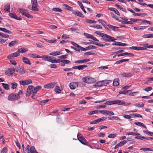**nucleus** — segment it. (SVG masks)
<instances>
[{"instance_id":"obj_25","label":"nucleus","mask_w":153,"mask_h":153,"mask_svg":"<svg viewBox=\"0 0 153 153\" xmlns=\"http://www.w3.org/2000/svg\"><path fill=\"white\" fill-rule=\"evenodd\" d=\"M79 4V7H80L81 9L85 13H86V12L84 8V7L83 5V4L81 2L79 1H78L77 2Z\"/></svg>"},{"instance_id":"obj_57","label":"nucleus","mask_w":153,"mask_h":153,"mask_svg":"<svg viewBox=\"0 0 153 153\" xmlns=\"http://www.w3.org/2000/svg\"><path fill=\"white\" fill-rule=\"evenodd\" d=\"M102 82L103 83V85L104 86H106L109 83V81H110V80H102Z\"/></svg>"},{"instance_id":"obj_43","label":"nucleus","mask_w":153,"mask_h":153,"mask_svg":"<svg viewBox=\"0 0 153 153\" xmlns=\"http://www.w3.org/2000/svg\"><path fill=\"white\" fill-rule=\"evenodd\" d=\"M143 132L144 133H145L148 135H150L151 136H153V132H151L150 131H147L146 130H143Z\"/></svg>"},{"instance_id":"obj_10","label":"nucleus","mask_w":153,"mask_h":153,"mask_svg":"<svg viewBox=\"0 0 153 153\" xmlns=\"http://www.w3.org/2000/svg\"><path fill=\"white\" fill-rule=\"evenodd\" d=\"M56 83V82H54L49 83L45 85L43 87L47 89L53 88L54 87Z\"/></svg>"},{"instance_id":"obj_9","label":"nucleus","mask_w":153,"mask_h":153,"mask_svg":"<svg viewBox=\"0 0 153 153\" xmlns=\"http://www.w3.org/2000/svg\"><path fill=\"white\" fill-rule=\"evenodd\" d=\"M32 81L30 79H26L24 80H21L19 81L20 84L22 85H27L30 83H32Z\"/></svg>"},{"instance_id":"obj_7","label":"nucleus","mask_w":153,"mask_h":153,"mask_svg":"<svg viewBox=\"0 0 153 153\" xmlns=\"http://www.w3.org/2000/svg\"><path fill=\"white\" fill-rule=\"evenodd\" d=\"M93 78L91 77L86 76L83 78L82 79V80L86 83L90 84L93 82L94 81L93 80Z\"/></svg>"},{"instance_id":"obj_20","label":"nucleus","mask_w":153,"mask_h":153,"mask_svg":"<svg viewBox=\"0 0 153 153\" xmlns=\"http://www.w3.org/2000/svg\"><path fill=\"white\" fill-rule=\"evenodd\" d=\"M62 54V53L61 51H54L49 53V54L52 56H57Z\"/></svg>"},{"instance_id":"obj_46","label":"nucleus","mask_w":153,"mask_h":153,"mask_svg":"<svg viewBox=\"0 0 153 153\" xmlns=\"http://www.w3.org/2000/svg\"><path fill=\"white\" fill-rule=\"evenodd\" d=\"M50 99H47L45 100H42L40 102V104L41 105H44L47 102L49 101Z\"/></svg>"},{"instance_id":"obj_58","label":"nucleus","mask_w":153,"mask_h":153,"mask_svg":"<svg viewBox=\"0 0 153 153\" xmlns=\"http://www.w3.org/2000/svg\"><path fill=\"white\" fill-rule=\"evenodd\" d=\"M42 87L40 86H37L34 88L35 90V92H34V93H36L37 91L39 90Z\"/></svg>"},{"instance_id":"obj_48","label":"nucleus","mask_w":153,"mask_h":153,"mask_svg":"<svg viewBox=\"0 0 153 153\" xmlns=\"http://www.w3.org/2000/svg\"><path fill=\"white\" fill-rule=\"evenodd\" d=\"M98 22L102 24L103 26L104 27L105 26V25L106 24V22L100 19H99L98 20Z\"/></svg>"},{"instance_id":"obj_37","label":"nucleus","mask_w":153,"mask_h":153,"mask_svg":"<svg viewBox=\"0 0 153 153\" xmlns=\"http://www.w3.org/2000/svg\"><path fill=\"white\" fill-rule=\"evenodd\" d=\"M55 91L57 93H60L61 91L59 87V86H56L54 89Z\"/></svg>"},{"instance_id":"obj_1","label":"nucleus","mask_w":153,"mask_h":153,"mask_svg":"<svg viewBox=\"0 0 153 153\" xmlns=\"http://www.w3.org/2000/svg\"><path fill=\"white\" fill-rule=\"evenodd\" d=\"M95 33L97 35L102 37L103 38L102 39V40L105 42H115L116 41L115 40H117L114 37H112L107 34L101 33L99 31H96Z\"/></svg>"},{"instance_id":"obj_52","label":"nucleus","mask_w":153,"mask_h":153,"mask_svg":"<svg viewBox=\"0 0 153 153\" xmlns=\"http://www.w3.org/2000/svg\"><path fill=\"white\" fill-rule=\"evenodd\" d=\"M52 10L53 11L55 12H61L62 11V10L59 8H53L52 9Z\"/></svg>"},{"instance_id":"obj_6","label":"nucleus","mask_w":153,"mask_h":153,"mask_svg":"<svg viewBox=\"0 0 153 153\" xmlns=\"http://www.w3.org/2000/svg\"><path fill=\"white\" fill-rule=\"evenodd\" d=\"M27 153H38L35 149L34 146H32L31 147L29 145H27Z\"/></svg>"},{"instance_id":"obj_16","label":"nucleus","mask_w":153,"mask_h":153,"mask_svg":"<svg viewBox=\"0 0 153 153\" xmlns=\"http://www.w3.org/2000/svg\"><path fill=\"white\" fill-rule=\"evenodd\" d=\"M72 12L73 14L76 15L78 16L81 17H83L82 14L80 12L76 10H73Z\"/></svg>"},{"instance_id":"obj_56","label":"nucleus","mask_w":153,"mask_h":153,"mask_svg":"<svg viewBox=\"0 0 153 153\" xmlns=\"http://www.w3.org/2000/svg\"><path fill=\"white\" fill-rule=\"evenodd\" d=\"M130 90L128 91H120L119 92V94H126Z\"/></svg>"},{"instance_id":"obj_15","label":"nucleus","mask_w":153,"mask_h":153,"mask_svg":"<svg viewBox=\"0 0 153 153\" xmlns=\"http://www.w3.org/2000/svg\"><path fill=\"white\" fill-rule=\"evenodd\" d=\"M120 22L123 24L131 25H132L133 24V23L131 21H128V19H122V20H120Z\"/></svg>"},{"instance_id":"obj_39","label":"nucleus","mask_w":153,"mask_h":153,"mask_svg":"<svg viewBox=\"0 0 153 153\" xmlns=\"http://www.w3.org/2000/svg\"><path fill=\"white\" fill-rule=\"evenodd\" d=\"M141 150H143L144 151H152L153 150L149 148H142L140 149Z\"/></svg>"},{"instance_id":"obj_40","label":"nucleus","mask_w":153,"mask_h":153,"mask_svg":"<svg viewBox=\"0 0 153 153\" xmlns=\"http://www.w3.org/2000/svg\"><path fill=\"white\" fill-rule=\"evenodd\" d=\"M63 6L65 7V8L68 10L71 11L72 10V7L66 4H64Z\"/></svg>"},{"instance_id":"obj_55","label":"nucleus","mask_w":153,"mask_h":153,"mask_svg":"<svg viewBox=\"0 0 153 153\" xmlns=\"http://www.w3.org/2000/svg\"><path fill=\"white\" fill-rule=\"evenodd\" d=\"M111 27V29H112L114 31H118L119 27H116L113 25H112Z\"/></svg>"},{"instance_id":"obj_31","label":"nucleus","mask_w":153,"mask_h":153,"mask_svg":"<svg viewBox=\"0 0 153 153\" xmlns=\"http://www.w3.org/2000/svg\"><path fill=\"white\" fill-rule=\"evenodd\" d=\"M28 18L32 19L33 18V16L29 14L28 12L27 11H25L23 15Z\"/></svg>"},{"instance_id":"obj_12","label":"nucleus","mask_w":153,"mask_h":153,"mask_svg":"<svg viewBox=\"0 0 153 153\" xmlns=\"http://www.w3.org/2000/svg\"><path fill=\"white\" fill-rule=\"evenodd\" d=\"M87 67V65H82L73 67L72 68L74 69H78L79 70H83Z\"/></svg>"},{"instance_id":"obj_50","label":"nucleus","mask_w":153,"mask_h":153,"mask_svg":"<svg viewBox=\"0 0 153 153\" xmlns=\"http://www.w3.org/2000/svg\"><path fill=\"white\" fill-rule=\"evenodd\" d=\"M130 21H131L132 23L134 22H139L140 21H142V20L140 19H130Z\"/></svg>"},{"instance_id":"obj_22","label":"nucleus","mask_w":153,"mask_h":153,"mask_svg":"<svg viewBox=\"0 0 153 153\" xmlns=\"http://www.w3.org/2000/svg\"><path fill=\"white\" fill-rule=\"evenodd\" d=\"M41 58L46 61H48L49 62H50V61H51L50 59V56H49L43 55L41 56Z\"/></svg>"},{"instance_id":"obj_27","label":"nucleus","mask_w":153,"mask_h":153,"mask_svg":"<svg viewBox=\"0 0 153 153\" xmlns=\"http://www.w3.org/2000/svg\"><path fill=\"white\" fill-rule=\"evenodd\" d=\"M18 40H15L10 42L9 44V46L11 47L14 45L16 43H17Z\"/></svg>"},{"instance_id":"obj_49","label":"nucleus","mask_w":153,"mask_h":153,"mask_svg":"<svg viewBox=\"0 0 153 153\" xmlns=\"http://www.w3.org/2000/svg\"><path fill=\"white\" fill-rule=\"evenodd\" d=\"M26 11L27 10L23 8H19V11L22 15H23Z\"/></svg>"},{"instance_id":"obj_2","label":"nucleus","mask_w":153,"mask_h":153,"mask_svg":"<svg viewBox=\"0 0 153 153\" xmlns=\"http://www.w3.org/2000/svg\"><path fill=\"white\" fill-rule=\"evenodd\" d=\"M32 5H30L28 6V8L30 10L36 11L38 10L37 6L38 5L37 0H31Z\"/></svg>"},{"instance_id":"obj_41","label":"nucleus","mask_w":153,"mask_h":153,"mask_svg":"<svg viewBox=\"0 0 153 153\" xmlns=\"http://www.w3.org/2000/svg\"><path fill=\"white\" fill-rule=\"evenodd\" d=\"M30 56L35 58H40L41 56L39 55H36V54H29Z\"/></svg>"},{"instance_id":"obj_53","label":"nucleus","mask_w":153,"mask_h":153,"mask_svg":"<svg viewBox=\"0 0 153 153\" xmlns=\"http://www.w3.org/2000/svg\"><path fill=\"white\" fill-rule=\"evenodd\" d=\"M96 47L94 46L90 45L86 47V49L87 50H90L92 49H96Z\"/></svg>"},{"instance_id":"obj_30","label":"nucleus","mask_w":153,"mask_h":153,"mask_svg":"<svg viewBox=\"0 0 153 153\" xmlns=\"http://www.w3.org/2000/svg\"><path fill=\"white\" fill-rule=\"evenodd\" d=\"M134 123L135 125H137L138 126H142L143 127H144L146 128H147V127L146 126V125L141 122H135Z\"/></svg>"},{"instance_id":"obj_19","label":"nucleus","mask_w":153,"mask_h":153,"mask_svg":"<svg viewBox=\"0 0 153 153\" xmlns=\"http://www.w3.org/2000/svg\"><path fill=\"white\" fill-rule=\"evenodd\" d=\"M112 45H113L119 46H124L127 45V44L122 43L120 42H115V43H113Z\"/></svg>"},{"instance_id":"obj_11","label":"nucleus","mask_w":153,"mask_h":153,"mask_svg":"<svg viewBox=\"0 0 153 153\" xmlns=\"http://www.w3.org/2000/svg\"><path fill=\"white\" fill-rule=\"evenodd\" d=\"M115 104H117L118 105H124L126 106L129 105L131 104L130 102L126 104L124 101H122L121 100H115Z\"/></svg>"},{"instance_id":"obj_36","label":"nucleus","mask_w":153,"mask_h":153,"mask_svg":"<svg viewBox=\"0 0 153 153\" xmlns=\"http://www.w3.org/2000/svg\"><path fill=\"white\" fill-rule=\"evenodd\" d=\"M85 21L87 23L90 24H95L97 22L95 20H89L88 19H86L85 20Z\"/></svg>"},{"instance_id":"obj_21","label":"nucleus","mask_w":153,"mask_h":153,"mask_svg":"<svg viewBox=\"0 0 153 153\" xmlns=\"http://www.w3.org/2000/svg\"><path fill=\"white\" fill-rule=\"evenodd\" d=\"M125 55L131 56H134V55L133 54L127 52H125L120 53L118 54L117 56H118L119 57Z\"/></svg>"},{"instance_id":"obj_60","label":"nucleus","mask_w":153,"mask_h":153,"mask_svg":"<svg viewBox=\"0 0 153 153\" xmlns=\"http://www.w3.org/2000/svg\"><path fill=\"white\" fill-rule=\"evenodd\" d=\"M11 85L12 86L11 88L13 89H14L16 87L17 84L16 82H13L11 83Z\"/></svg>"},{"instance_id":"obj_17","label":"nucleus","mask_w":153,"mask_h":153,"mask_svg":"<svg viewBox=\"0 0 153 153\" xmlns=\"http://www.w3.org/2000/svg\"><path fill=\"white\" fill-rule=\"evenodd\" d=\"M9 15L11 17L14 18L16 20H21L22 19L20 17H17L16 15V14L14 13H10L9 14Z\"/></svg>"},{"instance_id":"obj_34","label":"nucleus","mask_w":153,"mask_h":153,"mask_svg":"<svg viewBox=\"0 0 153 153\" xmlns=\"http://www.w3.org/2000/svg\"><path fill=\"white\" fill-rule=\"evenodd\" d=\"M115 6L117 7L120 9L122 10L123 11L125 12L126 13L127 11L126 9L123 7L117 4H116L115 5Z\"/></svg>"},{"instance_id":"obj_61","label":"nucleus","mask_w":153,"mask_h":153,"mask_svg":"<svg viewBox=\"0 0 153 153\" xmlns=\"http://www.w3.org/2000/svg\"><path fill=\"white\" fill-rule=\"evenodd\" d=\"M152 81H153V77L148 78V80L145 83L146 84H148Z\"/></svg>"},{"instance_id":"obj_8","label":"nucleus","mask_w":153,"mask_h":153,"mask_svg":"<svg viewBox=\"0 0 153 153\" xmlns=\"http://www.w3.org/2000/svg\"><path fill=\"white\" fill-rule=\"evenodd\" d=\"M99 112L104 115H109V116L113 115L114 113L113 111L108 110H101L99 111Z\"/></svg>"},{"instance_id":"obj_28","label":"nucleus","mask_w":153,"mask_h":153,"mask_svg":"<svg viewBox=\"0 0 153 153\" xmlns=\"http://www.w3.org/2000/svg\"><path fill=\"white\" fill-rule=\"evenodd\" d=\"M103 83L102 81H101L97 82L94 85L96 87H101L103 85Z\"/></svg>"},{"instance_id":"obj_64","label":"nucleus","mask_w":153,"mask_h":153,"mask_svg":"<svg viewBox=\"0 0 153 153\" xmlns=\"http://www.w3.org/2000/svg\"><path fill=\"white\" fill-rule=\"evenodd\" d=\"M7 151V148L6 147H4L1 152V153H6Z\"/></svg>"},{"instance_id":"obj_23","label":"nucleus","mask_w":153,"mask_h":153,"mask_svg":"<svg viewBox=\"0 0 153 153\" xmlns=\"http://www.w3.org/2000/svg\"><path fill=\"white\" fill-rule=\"evenodd\" d=\"M121 76L123 77H131L133 76V74L130 73H123L121 74Z\"/></svg>"},{"instance_id":"obj_13","label":"nucleus","mask_w":153,"mask_h":153,"mask_svg":"<svg viewBox=\"0 0 153 153\" xmlns=\"http://www.w3.org/2000/svg\"><path fill=\"white\" fill-rule=\"evenodd\" d=\"M79 83L77 82H71L70 84V88L71 89H74L78 86Z\"/></svg>"},{"instance_id":"obj_62","label":"nucleus","mask_w":153,"mask_h":153,"mask_svg":"<svg viewBox=\"0 0 153 153\" xmlns=\"http://www.w3.org/2000/svg\"><path fill=\"white\" fill-rule=\"evenodd\" d=\"M94 28H97L98 29H102V27L101 26L98 25H94L92 27Z\"/></svg>"},{"instance_id":"obj_14","label":"nucleus","mask_w":153,"mask_h":153,"mask_svg":"<svg viewBox=\"0 0 153 153\" xmlns=\"http://www.w3.org/2000/svg\"><path fill=\"white\" fill-rule=\"evenodd\" d=\"M90 61V60L89 59H80L76 60L74 62L76 63L80 64L86 62H87L89 61Z\"/></svg>"},{"instance_id":"obj_24","label":"nucleus","mask_w":153,"mask_h":153,"mask_svg":"<svg viewBox=\"0 0 153 153\" xmlns=\"http://www.w3.org/2000/svg\"><path fill=\"white\" fill-rule=\"evenodd\" d=\"M119 79L118 78L115 79L113 82V85L114 86H117L119 85Z\"/></svg>"},{"instance_id":"obj_47","label":"nucleus","mask_w":153,"mask_h":153,"mask_svg":"<svg viewBox=\"0 0 153 153\" xmlns=\"http://www.w3.org/2000/svg\"><path fill=\"white\" fill-rule=\"evenodd\" d=\"M117 135V134L115 133L112 134H109L108 137L109 138H113Z\"/></svg>"},{"instance_id":"obj_18","label":"nucleus","mask_w":153,"mask_h":153,"mask_svg":"<svg viewBox=\"0 0 153 153\" xmlns=\"http://www.w3.org/2000/svg\"><path fill=\"white\" fill-rule=\"evenodd\" d=\"M28 51V49L26 48H19L17 51L19 53H23L26 52Z\"/></svg>"},{"instance_id":"obj_54","label":"nucleus","mask_w":153,"mask_h":153,"mask_svg":"<svg viewBox=\"0 0 153 153\" xmlns=\"http://www.w3.org/2000/svg\"><path fill=\"white\" fill-rule=\"evenodd\" d=\"M19 68L20 69V71H19V73L22 74L25 73V71L22 67V66H20Z\"/></svg>"},{"instance_id":"obj_42","label":"nucleus","mask_w":153,"mask_h":153,"mask_svg":"<svg viewBox=\"0 0 153 153\" xmlns=\"http://www.w3.org/2000/svg\"><path fill=\"white\" fill-rule=\"evenodd\" d=\"M2 84L3 88L6 90H8L9 89V86L7 84L4 83Z\"/></svg>"},{"instance_id":"obj_26","label":"nucleus","mask_w":153,"mask_h":153,"mask_svg":"<svg viewBox=\"0 0 153 153\" xmlns=\"http://www.w3.org/2000/svg\"><path fill=\"white\" fill-rule=\"evenodd\" d=\"M22 60L23 62L29 65H30L31 63L30 61L29 60V59L25 57H23L22 58Z\"/></svg>"},{"instance_id":"obj_33","label":"nucleus","mask_w":153,"mask_h":153,"mask_svg":"<svg viewBox=\"0 0 153 153\" xmlns=\"http://www.w3.org/2000/svg\"><path fill=\"white\" fill-rule=\"evenodd\" d=\"M10 9V4H6L4 7V10L5 11L10 12L9 10Z\"/></svg>"},{"instance_id":"obj_59","label":"nucleus","mask_w":153,"mask_h":153,"mask_svg":"<svg viewBox=\"0 0 153 153\" xmlns=\"http://www.w3.org/2000/svg\"><path fill=\"white\" fill-rule=\"evenodd\" d=\"M112 25H106V24L104 27L105 29L108 30H110V29H111V26H112Z\"/></svg>"},{"instance_id":"obj_45","label":"nucleus","mask_w":153,"mask_h":153,"mask_svg":"<svg viewBox=\"0 0 153 153\" xmlns=\"http://www.w3.org/2000/svg\"><path fill=\"white\" fill-rule=\"evenodd\" d=\"M111 120H118L120 119L118 117L116 116H113L111 117H110L108 118Z\"/></svg>"},{"instance_id":"obj_44","label":"nucleus","mask_w":153,"mask_h":153,"mask_svg":"<svg viewBox=\"0 0 153 153\" xmlns=\"http://www.w3.org/2000/svg\"><path fill=\"white\" fill-rule=\"evenodd\" d=\"M107 118V117H102L101 118H99V119H97V121L98 123H99L101 122H102L104 120H105V119H106Z\"/></svg>"},{"instance_id":"obj_35","label":"nucleus","mask_w":153,"mask_h":153,"mask_svg":"<svg viewBox=\"0 0 153 153\" xmlns=\"http://www.w3.org/2000/svg\"><path fill=\"white\" fill-rule=\"evenodd\" d=\"M8 71L11 74V76H12L13 75V74L15 72V69L14 68H8Z\"/></svg>"},{"instance_id":"obj_4","label":"nucleus","mask_w":153,"mask_h":153,"mask_svg":"<svg viewBox=\"0 0 153 153\" xmlns=\"http://www.w3.org/2000/svg\"><path fill=\"white\" fill-rule=\"evenodd\" d=\"M20 98V96L18 94L15 93L10 94L8 97L7 99L9 101H13Z\"/></svg>"},{"instance_id":"obj_51","label":"nucleus","mask_w":153,"mask_h":153,"mask_svg":"<svg viewBox=\"0 0 153 153\" xmlns=\"http://www.w3.org/2000/svg\"><path fill=\"white\" fill-rule=\"evenodd\" d=\"M134 105L138 107H143L144 106V104L140 102L135 104Z\"/></svg>"},{"instance_id":"obj_5","label":"nucleus","mask_w":153,"mask_h":153,"mask_svg":"<svg viewBox=\"0 0 153 153\" xmlns=\"http://www.w3.org/2000/svg\"><path fill=\"white\" fill-rule=\"evenodd\" d=\"M34 87L33 85H29L28 86L27 93H26V96H29L32 93L33 94V95H35L36 93H34L35 92Z\"/></svg>"},{"instance_id":"obj_3","label":"nucleus","mask_w":153,"mask_h":153,"mask_svg":"<svg viewBox=\"0 0 153 153\" xmlns=\"http://www.w3.org/2000/svg\"><path fill=\"white\" fill-rule=\"evenodd\" d=\"M77 137L78 140L82 144L85 145H88V143L87 141L85 139V138L82 136V135L81 134H78L77 135Z\"/></svg>"},{"instance_id":"obj_29","label":"nucleus","mask_w":153,"mask_h":153,"mask_svg":"<svg viewBox=\"0 0 153 153\" xmlns=\"http://www.w3.org/2000/svg\"><path fill=\"white\" fill-rule=\"evenodd\" d=\"M115 104V100H110L107 101L105 104L107 105H110Z\"/></svg>"},{"instance_id":"obj_32","label":"nucleus","mask_w":153,"mask_h":153,"mask_svg":"<svg viewBox=\"0 0 153 153\" xmlns=\"http://www.w3.org/2000/svg\"><path fill=\"white\" fill-rule=\"evenodd\" d=\"M0 30L4 32L5 33H7L9 34H11L12 33L10 31L4 28L0 27Z\"/></svg>"},{"instance_id":"obj_38","label":"nucleus","mask_w":153,"mask_h":153,"mask_svg":"<svg viewBox=\"0 0 153 153\" xmlns=\"http://www.w3.org/2000/svg\"><path fill=\"white\" fill-rule=\"evenodd\" d=\"M100 110H97L90 111L88 113V114L89 115L94 114H97Z\"/></svg>"},{"instance_id":"obj_63","label":"nucleus","mask_w":153,"mask_h":153,"mask_svg":"<svg viewBox=\"0 0 153 153\" xmlns=\"http://www.w3.org/2000/svg\"><path fill=\"white\" fill-rule=\"evenodd\" d=\"M84 35L85 36L87 37L88 38H91V37H92V35L89 34L88 33H84Z\"/></svg>"}]
</instances>
